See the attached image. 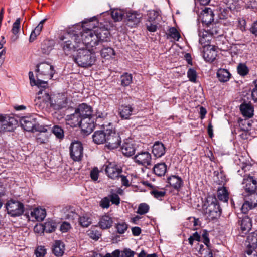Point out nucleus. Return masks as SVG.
Listing matches in <instances>:
<instances>
[{
  "mask_svg": "<svg viewBox=\"0 0 257 257\" xmlns=\"http://www.w3.org/2000/svg\"><path fill=\"white\" fill-rule=\"evenodd\" d=\"M158 22H146L145 25L147 30L150 32H155L157 31L158 28Z\"/></svg>",
  "mask_w": 257,
  "mask_h": 257,
  "instance_id": "nucleus-53",
  "label": "nucleus"
},
{
  "mask_svg": "<svg viewBox=\"0 0 257 257\" xmlns=\"http://www.w3.org/2000/svg\"><path fill=\"white\" fill-rule=\"evenodd\" d=\"M52 99L49 93L44 90H39L34 100L36 108L39 109L44 108L46 103L50 102L51 104Z\"/></svg>",
  "mask_w": 257,
  "mask_h": 257,
  "instance_id": "nucleus-13",
  "label": "nucleus"
},
{
  "mask_svg": "<svg viewBox=\"0 0 257 257\" xmlns=\"http://www.w3.org/2000/svg\"><path fill=\"white\" fill-rule=\"evenodd\" d=\"M8 214L12 217L20 216L24 212V204L18 201L11 200L6 204Z\"/></svg>",
  "mask_w": 257,
  "mask_h": 257,
  "instance_id": "nucleus-6",
  "label": "nucleus"
},
{
  "mask_svg": "<svg viewBox=\"0 0 257 257\" xmlns=\"http://www.w3.org/2000/svg\"><path fill=\"white\" fill-rule=\"evenodd\" d=\"M240 110L242 114L247 118H251L253 115V108L251 104L242 103L240 106Z\"/></svg>",
  "mask_w": 257,
  "mask_h": 257,
  "instance_id": "nucleus-31",
  "label": "nucleus"
},
{
  "mask_svg": "<svg viewBox=\"0 0 257 257\" xmlns=\"http://www.w3.org/2000/svg\"><path fill=\"white\" fill-rule=\"evenodd\" d=\"M187 77L189 80L192 82H195L196 81L197 73L195 69L189 68L187 72Z\"/></svg>",
  "mask_w": 257,
  "mask_h": 257,
  "instance_id": "nucleus-52",
  "label": "nucleus"
},
{
  "mask_svg": "<svg viewBox=\"0 0 257 257\" xmlns=\"http://www.w3.org/2000/svg\"><path fill=\"white\" fill-rule=\"evenodd\" d=\"M217 197L219 200L224 202H227L228 200V193L225 187L220 188L218 190Z\"/></svg>",
  "mask_w": 257,
  "mask_h": 257,
  "instance_id": "nucleus-39",
  "label": "nucleus"
},
{
  "mask_svg": "<svg viewBox=\"0 0 257 257\" xmlns=\"http://www.w3.org/2000/svg\"><path fill=\"white\" fill-rule=\"evenodd\" d=\"M75 110L85 122L94 123L92 119V108L90 105L84 103L80 104Z\"/></svg>",
  "mask_w": 257,
  "mask_h": 257,
  "instance_id": "nucleus-9",
  "label": "nucleus"
},
{
  "mask_svg": "<svg viewBox=\"0 0 257 257\" xmlns=\"http://www.w3.org/2000/svg\"><path fill=\"white\" fill-rule=\"evenodd\" d=\"M149 206L145 203H143L139 204L137 213L140 215H144L146 214L149 210Z\"/></svg>",
  "mask_w": 257,
  "mask_h": 257,
  "instance_id": "nucleus-44",
  "label": "nucleus"
},
{
  "mask_svg": "<svg viewBox=\"0 0 257 257\" xmlns=\"http://www.w3.org/2000/svg\"><path fill=\"white\" fill-rule=\"evenodd\" d=\"M17 124L18 121L14 116L1 115V131L11 132Z\"/></svg>",
  "mask_w": 257,
  "mask_h": 257,
  "instance_id": "nucleus-14",
  "label": "nucleus"
},
{
  "mask_svg": "<svg viewBox=\"0 0 257 257\" xmlns=\"http://www.w3.org/2000/svg\"><path fill=\"white\" fill-rule=\"evenodd\" d=\"M52 132L54 134L55 137L59 139L62 140L64 138V132L63 129L58 125H55L52 128Z\"/></svg>",
  "mask_w": 257,
  "mask_h": 257,
  "instance_id": "nucleus-38",
  "label": "nucleus"
},
{
  "mask_svg": "<svg viewBox=\"0 0 257 257\" xmlns=\"http://www.w3.org/2000/svg\"><path fill=\"white\" fill-rule=\"evenodd\" d=\"M36 140L38 145L47 144L49 141L48 136L41 133L36 135Z\"/></svg>",
  "mask_w": 257,
  "mask_h": 257,
  "instance_id": "nucleus-40",
  "label": "nucleus"
},
{
  "mask_svg": "<svg viewBox=\"0 0 257 257\" xmlns=\"http://www.w3.org/2000/svg\"><path fill=\"white\" fill-rule=\"evenodd\" d=\"M203 242L209 247L210 245V239L209 238V233L206 230H204L202 234Z\"/></svg>",
  "mask_w": 257,
  "mask_h": 257,
  "instance_id": "nucleus-58",
  "label": "nucleus"
},
{
  "mask_svg": "<svg viewBox=\"0 0 257 257\" xmlns=\"http://www.w3.org/2000/svg\"><path fill=\"white\" fill-rule=\"evenodd\" d=\"M245 245H246V253L251 255L253 251L257 247V233L252 232L247 237Z\"/></svg>",
  "mask_w": 257,
  "mask_h": 257,
  "instance_id": "nucleus-19",
  "label": "nucleus"
},
{
  "mask_svg": "<svg viewBox=\"0 0 257 257\" xmlns=\"http://www.w3.org/2000/svg\"><path fill=\"white\" fill-rule=\"evenodd\" d=\"M113 223L112 218L109 215L105 214L99 219L98 226L102 229H107L111 227Z\"/></svg>",
  "mask_w": 257,
  "mask_h": 257,
  "instance_id": "nucleus-26",
  "label": "nucleus"
},
{
  "mask_svg": "<svg viewBox=\"0 0 257 257\" xmlns=\"http://www.w3.org/2000/svg\"><path fill=\"white\" fill-rule=\"evenodd\" d=\"M134 160L138 164L147 167L151 165V155L147 151H142L135 156Z\"/></svg>",
  "mask_w": 257,
  "mask_h": 257,
  "instance_id": "nucleus-17",
  "label": "nucleus"
},
{
  "mask_svg": "<svg viewBox=\"0 0 257 257\" xmlns=\"http://www.w3.org/2000/svg\"><path fill=\"white\" fill-rule=\"evenodd\" d=\"M167 166L165 163H158L153 168L154 173L158 176H162L165 174Z\"/></svg>",
  "mask_w": 257,
  "mask_h": 257,
  "instance_id": "nucleus-35",
  "label": "nucleus"
},
{
  "mask_svg": "<svg viewBox=\"0 0 257 257\" xmlns=\"http://www.w3.org/2000/svg\"><path fill=\"white\" fill-rule=\"evenodd\" d=\"M91 223L90 219L88 217L82 216L79 218V223L83 227H87Z\"/></svg>",
  "mask_w": 257,
  "mask_h": 257,
  "instance_id": "nucleus-50",
  "label": "nucleus"
},
{
  "mask_svg": "<svg viewBox=\"0 0 257 257\" xmlns=\"http://www.w3.org/2000/svg\"><path fill=\"white\" fill-rule=\"evenodd\" d=\"M167 180L170 185L176 190H179L183 186V181L178 176L172 175Z\"/></svg>",
  "mask_w": 257,
  "mask_h": 257,
  "instance_id": "nucleus-25",
  "label": "nucleus"
},
{
  "mask_svg": "<svg viewBox=\"0 0 257 257\" xmlns=\"http://www.w3.org/2000/svg\"><path fill=\"white\" fill-rule=\"evenodd\" d=\"M99 175V171L97 168L95 167L93 168L90 172L91 178L93 181H96L98 179Z\"/></svg>",
  "mask_w": 257,
  "mask_h": 257,
  "instance_id": "nucleus-62",
  "label": "nucleus"
},
{
  "mask_svg": "<svg viewBox=\"0 0 257 257\" xmlns=\"http://www.w3.org/2000/svg\"><path fill=\"white\" fill-rule=\"evenodd\" d=\"M135 252L130 249L125 248L122 252L120 257H134Z\"/></svg>",
  "mask_w": 257,
  "mask_h": 257,
  "instance_id": "nucleus-60",
  "label": "nucleus"
},
{
  "mask_svg": "<svg viewBox=\"0 0 257 257\" xmlns=\"http://www.w3.org/2000/svg\"><path fill=\"white\" fill-rule=\"evenodd\" d=\"M54 43L49 40H44L41 44V50L43 54L48 55L53 49Z\"/></svg>",
  "mask_w": 257,
  "mask_h": 257,
  "instance_id": "nucleus-33",
  "label": "nucleus"
},
{
  "mask_svg": "<svg viewBox=\"0 0 257 257\" xmlns=\"http://www.w3.org/2000/svg\"><path fill=\"white\" fill-rule=\"evenodd\" d=\"M250 32L255 36H257V21L253 22L249 29Z\"/></svg>",
  "mask_w": 257,
  "mask_h": 257,
  "instance_id": "nucleus-64",
  "label": "nucleus"
},
{
  "mask_svg": "<svg viewBox=\"0 0 257 257\" xmlns=\"http://www.w3.org/2000/svg\"><path fill=\"white\" fill-rule=\"evenodd\" d=\"M102 46V45L97 46V50H95V51L96 52L100 51L101 52V55L103 58L108 59L115 55L114 50L112 48L104 47V46H103V48H101Z\"/></svg>",
  "mask_w": 257,
  "mask_h": 257,
  "instance_id": "nucleus-29",
  "label": "nucleus"
},
{
  "mask_svg": "<svg viewBox=\"0 0 257 257\" xmlns=\"http://www.w3.org/2000/svg\"><path fill=\"white\" fill-rule=\"evenodd\" d=\"M32 217H34L37 221H42L46 216V211L42 209H35L31 213Z\"/></svg>",
  "mask_w": 257,
  "mask_h": 257,
  "instance_id": "nucleus-36",
  "label": "nucleus"
},
{
  "mask_svg": "<svg viewBox=\"0 0 257 257\" xmlns=\"http://www.w3.org/2000/svg\"><path fill=\"white\" fill-rule=\"evenodd\" d=\"M152 152L155 157L160 158L165 154L166 148L161 142L156 141L152 147Z\"/></svg>",
  "mask_w": 257,
  "mask_h": 257,
  "instance_id": "nucleus-23",
  "label": "nucleus"
},
{
  "mask_svg": "<svg viewBox=\"0 0 257 257\" xmlns=\"http://www.w3.org/2000/svg\"><path fill=\"white\" fill-rule=\"evenodd\" d=\"M21 124L24 130L33 132L36 126V119L30 117H26L21 120Z\"/></svg>",
  "mask_w": 257,
  "mask_h": 257,
  "instance_id": "nucleus-22",
  "label": "nucleus"
},
{
  "mask_svg": "<svg viewBox=\"0 0 257 257\" xmlns=\"http://www.w3.org/2000/svg\"><path fill=\"white\" fill-rule=\"evenodd\" d=\"M21 19L18 18L13 23L11 30L13 34H19L20 30Z\"/></svg>",
  "mask_w": 257,
  "mask_h": 257,
  "instance_id": "nucleus-49",
  "label": "nucleus"
},
{
  "mask_svg": "<svg viewBox=\"0 0 257 257\" xmlns=\"http://www.w3.org/2000/svg\"><path fill=\"white\" fill-rule=\"evenodd\" d=\"M119 178H121V184L126 187H128L130 186L129 180L127 178L126 176L122 175V173L119 176Z\"/></svg>",
  "mask_w": 257,
  "mask_h": 257,
  "instance_id": "nucleus-63",
  "label": "nucleus"
},
{
  "mask_svg": "<svg viewBox=\"0 0 257 257\" xmlns=\"http://www.w3.org/2000/svg\"><path fill=\"white\" fill-rule=\"evenodd\" d=\"M36 71L39 74L37 77L42 76L44 78L51 79L56 71L53 66L47 62H42L36 65Z\"/></svg>",
  "mask_w": 257,
  "mask_h": 257,
  "instance_id": "nucleus-7",
  "label": "nucleus"
},
{
  "mask_svg": "<svg viewBox=\"0 0 257 257\" xmlns=\"http://www.w3.org/2000/svg\"><path fill=\"white\" fill-rule=\"evenodd\" d=\"M83 148L80 142H72L70 147V155L74 161H79L83 157Z\"/></svg>",
  "mask_w": 257,
  "mask_h": 257,
  "instance_id": "nucleus-10",
  "label": "nucleus"
},
{
  "mask_svg": "<svg viewBox=\"0 0 257 257\" xmlns=\"http://www.w3.org/2000/svg\"><path fill=\"white\" fill-rule=\"evenodd\" d=\"M125 15L120 10L115 9L111 12V16L114 21H119L124 19Z\"/></svg>",
  "mask_w": 257,
  "mask_h": 257,
  "instance_id": "nucleus-42",
  "label": "nucleus"
},
{
  "mask_svg": "<svg viewBox=\"0 0 257 257\" xmlns=\"http://www.w3.org/2000/svg\"><path fill=\"white\" fill-rule=\"evenodd\" d=\"M132 75L128 73H124L120 77L121 85L123 87L129 86L132 82Z\"/></svg>",
  "mask_w": 257,
  "mask_h": 257,
  "instance_id": "nucleus-37",
  "label": "nucleus"
},
{
  "mask_svg": "<svg viewBox=\"0 0 257 257\" xmlns=\"http://www.w3.org/2000/svg\"><path fill=\"white\" fill-rule=\"evenodd\" d=\"M231 75L230 72L225 69H219L217 72V77L219 81L225 82L229 81Z\"/></svg>",
  "mask_w": 257,
  "mask_h": 257,
  "instance_id": "nucleus-32",
  "label": "nucleus"
},
{
  "mask_svg": "<svg viewBox=\"0 0 257 257\" xmlns=\"http://www.w3.org/2000/svg\"><path fill=\"white\" fill-rule=\"evenodd\" d=\"M214 15L212 9L210 8H206L202 13V22L208 25L214 21Z\"/></svg>",
  "mask_w": 257,
  "mask_h": 257,
  "instance_id": "nucleus-30",
  "label": "nucleus"
},
{
  "mask_svg": "<svg viewBox=\"0 0 257 257\" xmlns=\"http://www.w3.org/2000/svg\"><path fill=\"white\" fill-rule=\"evenodd\" d=\"M85 42L92 47H96L97 46L102 45L103 42H107L110 40V33L107 29L98 28L94 31V35H92L90 31L86 33Z\"/></svg>",
  "mask_w": 257,
  "mask_h": 257,
  "instance_id": "nucleus-3",
  "label": "nucleus"
},
{
  "mask_svg": "<svg viewBox=\"0 0 257 257\" xmlns=\"http://www.w3.org/2000/svg\"><path fill=\"white\" fill-rule=\"evenodd\" d=\"M65 245L61 240H56L52 247V253L57 257L62 256L64 253Z\"/></svg>",
  "mask_w": 257,
  "mask_h": 257,
  "instance_id": "nucleus-24",
  "label": "nucleus"
},
{
  "mask_svg": "<svg viewBox=\"0 0 257 257\" xmlns=\"http://www.w3.org/2000/svg\"><path fill=\"white\" fill-rule=\"evenodd\" d=\"M110 201L111 202L112 204L118 205L120 203V197L116 193H111L109 195V197Z\"/></svg>",
  "mask_w": 257,
  "mask_h": 257,
  "instance_id": "nucleus-56",
  "label": "nucleus"
},
{
  "mask_svg": "<svg viewBox=\"0 0 257 257\" xmlns=\"http://www.w3.org/2000/svg\"><path fill=\"white\" fill-rule=\"evenodd\" d=\"M105 171L109 178L113 180L118 179L122 173V169L115 162H108L106 165Z\"/></svg>",
  "mask_w": 257,
  "mask_h": 257,
  "instance_id": "nucleus-11",
  "label": "nucleus"
},
{
  "mask_svg": "<svg viewBox=\"0 0 257 257\" xmlns=\"http://www.w3.org/2000/svg\"><path fill=\"white\" fill-rule=\"evenodd\" d=\"M106 136V130L95 131L92 135L93 141L97 144L105 143Z\"/></svg>",
  "mask_w": 257,
  "mask_h": 257,
  "instance_id": "nucleus-28",
  "label": "nucleus"
},
{
  "mask_svg": "<svg viewBox=\"0 0 257 257\" xmlns=\"http://www.w3.org/2000/svg\"><path fill=\"white\" fill-rule=\"evenodd\" d=\"M238 223L240 226V229L243 233H246L252 227L251 219L246 215H243L242 217H239Z\"/></svg>",
  "mask_w": 257,
  "mask_h": 257,
  "instance_id": "nucleus-21",
  "label": "nucleus"
},
{
  "mask_svg": "<svg viewBox=\"0 0 257 257\" xmlns=\"http://www.w3.org/2000/svg\"><path fill=\"white\" fill-rule=\"evenodd\" d=\"M105 146L111 150L117 148L120 145L121 138L118 133L112 129H106Z\"/></svg>",
  "mask_w": 257,
  "mask_h": 257,
  "instance_id": "nucleus-8",
  "label": "nucleus"
},
{
  "mask_svg": "<svg viewBox=\"0 0 257 257\" xmlns=\"http://www.w3.org/2000/svg\"><path fill=\"white\" fill-rule=\"evenodd\" d=\"M200 235L197 232H195L188 238V242L191 245H192L194 241H200Z\"/></svg>",
  "mask_w": 257,
  "mask_h": 257,
  "instance_id": "nucleus-57",
  "label": "nucleus"
},
{
  "mask_svg": "<svg viewBox=\"0 0 257 257\" xmlns=\"http://www.w3.org/2000/svg\"><path fill=\"white\" fill-rule=\"evenodd\" d=\"M67 103V98L66 94L59 93L53 96L51 102V106L55 110H59L66 107Z\"/></svg>",
  "mask_w": 257,
  "mask_h": 257,
  "instance_id": "nucleus-15",
  "label": "nucleus"
},
{
  "mask_svg": "<svg viewBox=\"0 0 257 257\" xmlns=\"http://www.w3.org/2000/svg\"><path fill=\"white\" fill-rule=\"evenodd\" d=\"M40 227L42 228L44 232L51 233L55 231L57 228V224L56 222L51 220L46 221Z\"/></svg>",
  "mask_w": 257,
  "mask_h": 257,
  "instance_id": "nucleus-34",
  "label": "nucleus"
},
{
  "mask_svg": "<svg viewBox=\"0 0 257 257\" xmlns=\"http://www.w3.org/2000/svg\"><path fill=\"white\" fill-rule=\"evenodd\" d=\"M115 228L119 234H123L128 228L127 224L124 222H120L116 224Z\"/></svg>",
  "mask_w": 257,
  "mask_h": 257,
  "instance_id": "nucleus-46",
  "label": "nucleus"
},
{
  "mask_svg": "<svg viewBox=\"0 0 257 257\" xmlns=\"http://www.w3.org/2000/svg\"><path fill=\"white\" fill-rule=\"evenodd\" d=\"M204 214L210 220L219 217L221 214V209L217 199L214 196H209L202 205Z\"/></svg>",
  "mask_w": 257,
  "mask_h": 257,
  "instance_id": "nucleus-2",
  "label": "nucleus"
},
{
  "mask_svg": "<svg viewBox=\"0 0 257 257\" xmlns=\"http://www.w3.org/2000/svg\"><path fill=\"white\" fill-rule=\"evenodd\" d=\"M76 32H72L70 34H66L64 39L63 50L66 55H71L77 50V53L74 56V61L82 67H88L93 65L96 61L95 51L96 47H92L84 41L79 40V36Z\"/></svg>",
  "mask_w": 257,
  "mask_h": 257,
  "instance_id": "nucleus-1",
  "label": "nucleus"
},
{
  "mask_svg": "<svg viewBox=\"0 0 257 257\" xmlns=\"http://www.w3.org/2000/svg\"><path fill=\"white\" fill-rule=\"evenodd\" d=\"M237 71L241 76L244 77L248 74L249 69L245 64L240 63L237 67Z\"/></svg>",
  "mask_w": 257,
  "mask_h": 257,
  "instance_id": "nucleus-41",
  "label": "nucleus"
},
{
  "mask_svg": "<svg viewBox=\"0 0 257 257\" xmlns=\"http://www.w3.org/2000/svg\"><path fill=\"white\" fill-rule=\"evenodd\" d=\"M137 113V110L132 105L122 104L118 108V114L122 119H129Z\"/></svg>",
  "mask_w": 257,
  "mask_h": 257,
  "instance_id": "nucleus-16",
  "label": "nucleus"
},
{
  "mask_svg": "<svg viewBox=\"0 0 257 257\" xmlns=\"http://www.w3.org/2000/svg\"><path fill=\"white\" fill-rule=\"evenodd\" d=\"M199 43L203 47H205L210 44V41L212 37V33H209L207 31L203 30L199 32Z\"/></svg>",
  "mask_w": 257,
  "mask_h": 257,
  "instance_id": "nucleus-27",
  "label": "nucleus"
},
{
  "mask_svg": "<svg viewBox=\"0 0 257 257\" xmlns=\"http://www.w3.org/2000/svg\"><path fill=\"white\" fill-rule=\"evenodd\" d=\"M85 25L80 26L79 25L70 29L66 34H70L72 32L75 31L79 36V40L84 41L86 39V33L90 31L92 35H94V31L92 29L97 27L98 22L95 17L90 18L89 20L84 21L83 23Z\"/></svg>",
  "mask_w": 257,
  "mask_h": 257,
  "instance_id": "nucleus-4",
  "label": "nucleus"
},
{
  "mask_svg": "<svg viewBox=\"0 0 257 257\" xmlns=\"http://www.w3.org/2000/svg\"><path fill=\"white\" fill-rule=\"evenodd\" d=\"M121 150L124 156L130 157L134 155L136 148L133 141L131 140L126 139L124 141L121 146Z\"/></svg>",
  "mask_w": 257,
  "mask_h": 257,
  "instance_id": "nucleus-20",
  "label": "nucleus"
},
{
  "mask_svg": "<svg viewBox=\"0 0 257 257\" xmlns=\"http://www.w3.org/2000/svg\"><path fill=\"white\" fill-rule=\"evenodd\" d=\"M252 202L249 201H245L242 204L241 210L242 212L245 214L250 209L252 208Z\"/></svg>",
  "mask_w": 257,
  "mask_h": 257,
  "instance_id": "nucleus-55",
  "label": "nucleus"
},
{
  "mask_svg": "<svg viewBox=\"0 0 257 257\" xmlns=\"http://www.w3.org/2000/svg\"><path fill=\"white\" fill-rule=\"evenodd\" d=\"M168 35L170 37L176 41H178L180 38V34L175 27H172L168 30Z\"/></svg>",
  "mask_w": 257,
  "mask_h": 257,
  "instance_id": "nucleus-45",
  "label": "nucleus"
},
{
  "mask_svg": "<svg viewBox=\"0 0 257 257\" xmlns=\"http://www.w3.org/2000/svg\"><path fill=\"white\" fill-rule=\"evenodd\" d=\"M245 193L244 196L254 195L257 189V181L253 176H249L244 178L242 182Z\"/></svg>",
  "mask_w": 257,
  "mask_h": 257,
  "instance_id": "nucleus-12",
  "label": "nucleus"
},
{
  "mask_svg": "<svg viewBox=\"0 0 257 257\" xmlns=\"http://www.w3.org/2000/svg\"><path fill=\"white\" fill-rule=\"evenodd\" d=\"M46 252L47 250L44 246H38L35 250L36 257H44Z\"/></svg>",
  "mask_w": 257,
  "mask_h": 257,
  "instance_id": "nucleus-47",
  "label": "nucleus"
},
{
  "mask_svg": "<svg viewBox=\"0 0 257 257\" xmlns=\"http://www.w3.org/2000/svg\"><path fill=\"white\" fill-rule=\"evenodd\" d=\"M35 85L37 86L38 88L45 89L48 87V82L46 81L40 79L38 77H37V82Z\"/></svg>",
  "mask_w": 257,
  "mask_h": 257,
  "instance_id": "nucleus-61",
  "label": "nucleus"
},
{
  "mask_svg": "<svg viewBox=\"0 0 257 257\" xmlns=\"http://www.w3.org/2000/svg\"><path fill=\"white\" fill-rule=\"evenodd\" d=\"M69 124L73 127L79 126L82 131L86 135L90 134L95 127L94 123H87L76 112L71 115Z\"/></svg>",
  "mask_w": 257,
  "mask_h": 257,
  "instance_id": "nucleus-5",
  "label": "nucleus"
},
{
  "mask_svg": "<svg viewBox=\"0 0 257 257\" xmlns=\"http://www.w3.org/2000/svg\"><path fill=\"white\" fill-rule=\"evenodd\" d=\"M148 18L146 22H157V20L159 16V13L158 11L152 10L149 12L148 14Z\"/></svg>",
  "mask_w": 257,
  "mask_h": 257,
  "instance_id": "nucleus-43",
  "label": "nucleus"
},
{
  "mask_svg": "<svg viewBox=\"0 0 257 257\" xmlns=\"http://www.w3.org/2000/svg\"><path fill=\"white\" fill-rule=\"evenodd\" d=\"M150 193L155 198L158 199H161L166 195L165 191H160L157 189H153L150 191Z\"/></svg>",
  "mask_w": 257,
  "mask_h": 257,
  "instance_id": "nucleus-48",
  "label": "nucleus"
},
{
  "mask_svg": "<svg viewBox=\"0 0 257 257\" xmlns=\"http://www.w3.org/2000/svg\"><path fill=\"white\" fill-rule=\"evenodd\" d=\"M142 16V14L136 12H128L126 13L124 19L128 26L135 27L140 22Z\"/></svg>",
  "mask_w": 257,
  "mask_h": 257,
  "instance_id": "nucleus-18",
  "label": "nucleus"
},
{
  "mask_svg": "<svg viewBox=\"0 0 257 257\" xmlns=\"http://www.w3.org/2000/svg\"><path fill=\"white\" fill-rule=\"evenodd\" d=\"M88 235L93 239L97 240L101 236L100 232L95 229H91L89 231Z\"/></svg>",
  "mask_w": 257,
  "mask_h": 257,
  "instance_id": "nucleus-51",
  "label": "nucleus"
},
{
  "mask_svg": "<svg viewBox=\"0 0 257 257\" xmlns=\"http://www.w3.org/2000/svg\"><path fill=\"white\" fill-rule=\"evenodd\" d=\"M237 27L242 31H246V21L244 18H238L237 19Z\"/></svg>",
  "mask_w": 257,
  "mask_h": 257,
  "instance_id": "nucleus-54",
  "label": "nucleus"
},
{
  "mask_svg": "<svg viewBox=\"0 0 257 257\" xmlns=\"http://www.w3.org/2000/svg\"><path fill=\"white\" fill-rule=\"evenodd\" d=\"M99 205L102 208H108L110 206V200L107 197H104L100 201Z\"/></svg>",
  "mask_w": 257,
  "mask_h": 257,
  "instance_id": "nucleus-59",
  "label": "nucleus"
}]
</instances>
